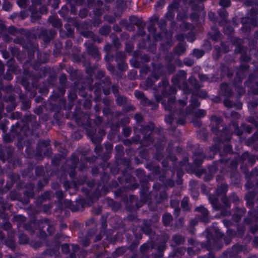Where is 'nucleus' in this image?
I'll return each mask as SVG.
<instances>
[{"label": "nucleus", "mask_w": 258, "mask_h": 258, "mask_svg": "<svg viewBox=\"0 0 258 258\" xmlns=\"http://www.w3.org/2000/svg\"><path fill=\"white\" fill-rule=\"evenodd\" d=\"M199 112L200 113V114L198 115L199 116L205 115V112L203 110H199Z\"/></svg>", "instance_id": "1a4fd4ad"}, {"label": "nucleus", "mask_w": 258, "mask_h": 258, "mask_svg": "<svg viewBox=\"0 0 258 258\" xmlns=\"http://www.w3.org/2000/svg\"><path fill=\"white\" fill-rule=\"evenodd\" d=\"M108 68L109 70H111V67L110 68V67H108Z\"/></svg>", "instance_id": "a211bd4d"}, {"label": "nucleus", "mask_w": 258, "mask_h": 258, "mask_svg": "<svg viewBox=\"0 0 258 258\" xmlns=\"http://www.w3.org/2000/svg\"><path fill=\"white\" fill-rule=\"evenodd\" d=\"M135 95L136 97L138 98H142L143 96V94L142 92L138 91H136L135 92Z\"/></svg>", "instance_id": "0eeeda50"}, {"label": "nucleus", "mask_w": 258, "mask_h": 258, "mask_svg": "<svg viewBox=\"0 0 258 258\" xmlns=\"http://www.w3.org/2000/svg\"><path fill=\"white\" fill-rule=\"evenodd\" d=\"M11 8V5L9 2H5L3 5V9L6 11H8Z\"/></svg>", "instance_id": "423d86ee"}, {"label": "nucleus", "mask_w": 258, "mask_h": 258, "mask_svg": "<svg viewBox=\"0 0 258 258\" xmlns=\"http://www.w3.org/2000/svg\"><path fill=\"white\" fill-rule=\"evenodd\" d=\"M172 219V216L169 214H165L163 216V221L166 225H168Z\"/></svg>", "instance_id": "f257e3e1"}, {"label": "nucleus", "mask_w": 258, "mask_h": 258, "mask_svg": "<svg viewBox=\"0 0 258 258\" xmlns=\"http://www.w3.org/2000/svg\"><path fill=\"white\" fill-rule=\"evenodd\" d=\"M224 104H225V105L226 106H230V105H229V104H227V102H226V101H225V102H224Z\"/></svg>", "instance_id": "ddd939ff"}, {"label": "nucleus", "mask_w": 258, "mask_h": 258, "mask_svg": "<svg viewBox=\"0 0 258 258\" xmlns=\"http://www.w3.org/2000/svg\"><path fill=\"white\" fill-rule=\"evenodd\" d=\"M165 120H166V121H167V122H169V123H170V121H168V120H167V118H165Z\"/></svg>", "instance_id": "f3484780"}, {"label": "nucleus", "mask_w": 258, "mask_h": 258, "mask_svg": "<svg viewBox=\"0 0 258 258\" xmlns=\"http://www.w3.org/2000/svg\"><path fill=\"white\" fill-rule=\"evenodd\" d=\"M26 0H18L17 4L18 5L22 7L26 4Z\"/></svg>", "instance_id": "6e6552de"}, {"label": "nucleus", "mask_w": 258, "mask_h": 258, "mask_svg": "<svg viewBox=\"0 0 258 258\" xmlns=\"http://www.w3.org/2000/svg\"><path fill=\"white\" fill-rule=\"evenodd\" d=\"M173 240L176 244H180L183 241V238L180 236H174Z\"/></svg>", "instance_id": "f03ea898"}, {"label": "nucleus", "mask_w": 258, "mask_h": 258, "mask_svg": "<svg viewBox=\"0 0 258 258\" xmlns=\"http://www.w3.org/2000/svg\"><path fill=\"white\" fill-rule=\"evenodd\" d=\"M219 3L221 6L226 7L229 6L230 1L229 0H221Z\"/></svg>", "instance_id": "39448f33"}, {"label": "nucleus", "mask_w": 258, "mask_h": 258, "mask_svg": "<svg viewBox=\"0 0 258 258\" xmlns=\"http://www.w3.org/2000/svg\"><path fill=\"white\" fill-rule=\"evenodd\" d=\"M164 107H165V109L166 110H170L171 108V107L170 106V105H164Z\"/></svg>", "instance_id": "9d476101"}, {"label": "nucleus", "mask_w": 258, "mask_h": 258, "mask_svg": "<svg viewBox=\"0 0 258 258\" xmlns=\"http://www.w3.org/2000/svg\"><path fill=\"white\" fill-rule=\"evenodd\" d=\"M198 194L197 192H195V195L193 196L196 197L198 196Z\"/></svg>", "instance_id": "2eb2a0df"}, {"label": "nucleus", "mask_w": 258, "mask_h": 258, "mask_svg": "<svg viewBox=\"0 0 258 258\" xmlns=\"http://www.w3.org/2000/svg\"><path fill=\"white\" fill-rule=\"evenodd\" d=\"M193 242H194V240H192V239H190L189 240V242L191 244H192L193 243Z\"/></svg>", "instance_id": "f8f14e48"}, {"label": "nucleus", "mask_w": 258, "mask_h": 258, "mask_svg": "<svg viewBox=\"0 0 258 258\" xmlns=\"http://www.w3.org/2000/svg\"><path fill=\"white\" fill-rule=\"evenodd\" d=\"M180 102L183 105H185V104H186V102L184 101H182Z\"/></svg>", "instance_id": "9b49d317"}, {"label": "nucleus", "mask_w": 258, "mask_h": 258, "mask_svg": "<svg viewBox=\"0 0 258 258\" xmlns=\"http://www.w3.org/2000/svg\"><path fill=\"white\" fill-rule=\"evenodd\" d=\"M188 198L185 197L183 199L181 202V206L184 210H187L188 209L187 204L188 202Z\"/></svg>", "instance_id": "7ed1b4c3"}, {"label": "nucleus", "mask_w": 258, "mask_h": 258, "mask_svg": "<svg viewBox=\"0 0 258 258\" xmlns=\"http://www.w3.org/2000/svg\"><path fill=\"white\" fill-rule=\"evenodd\" d=\"M206 210L205 209H204V212L205 213Z\"/></svg>", "instance_id": "6ab92c4d"}, {"label": "nucleus", "mask_w": 258, "mask_h": 258, "mask_svg": "<svg viewBox=\"0 0 258 258\" xmlns=\"http://www.w3.org/2000/svg\"><path fill=\"white\" fill-rule=\"evenodd\" d=\"M194 54L198 57H200L204 55V52L198 49H195L194 50Z\"/></svg>", "instance_id": "20e7f679"}, {"label": "nucleus", "mask_w": 258, "mask_h": 258, "mask_svg": "<svg viewBox=\"0 0 258 258\" xmlns=\"http://www.w3.org/2000/svg\"><path fill=\"white\" fill-rule=\"evenodd\" d=\"M146 246L145 245H143L142 247H141V249L142 250L144 248V247H145Z\"/></svg>", "instance_id": "dca6fc26"}, {"label": "nucleus", "mask_w": 258, "mask_h": 258, "mask_svg": "<svg viewBox=\"0 0 258 258\" xmlns=\"http://www.w3.org/2000/svg\"><path fill=\"white\" fill-rule=\"evenodd\" d=\"M188 253H189V254H191V252H190V248H189L188 249Z\"/></svg>", "instance_id": "4468645a"}]
</instances>
